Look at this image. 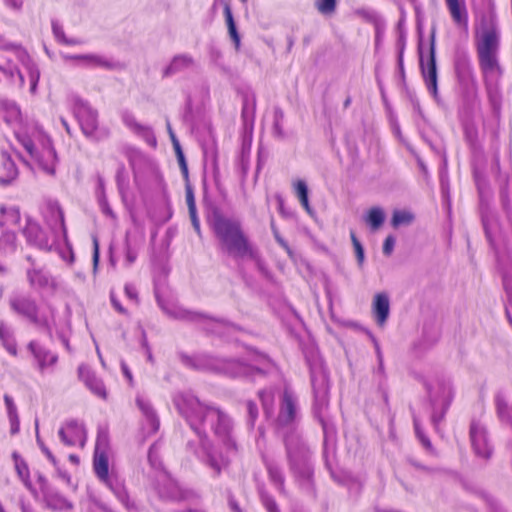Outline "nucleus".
<instances>
[{
    "label": "nucleus",
    "instance_id": "f257e3e1",
    "mask_svg": "<svg viewBox=\"0 0 512 512\" xmlns=\"http://www.w3.org/2000/svg\"><path fill=\"white\" fill-rule=\"evenodd\" d=\"M500 46L499 32L492 21L482 20L475 34V47L484 83L498 80L502 76V68L498 59Z\"/></svg>",
    "mask_w": 512,
    "mask_h": 512
},
{
    "label": "nucleus",
    "instance_id": "f03ea898",
    "mask_svg": "<svg viewBox=\"0 0 512 512\" xmlns=\"http://www.w3.org/2000/svg\"><path fill=\"white\" fill-rule=\"evenodd\" d=\"M211 228L222 249L234 258H254L255 251L245 234L240 221L228 218L215 211L211 220Z\"/></svg>",
    "mask_w": 512,
    "mask_h": 512
},
{
    "label": "nucleus",
    "instance_id": "7ed1b4c3",
    "mask_svg": "<svg viewBox=\"0 0 512 512\" xmlns=\"http://www.w3.org/2000/svg\"><path fill=\"white\" fill-rule=\"evenodd\" d=\"M111 455L109 434L106 430L100 429L96 436L92 467L97 479L108 488H112V477L115 475L114 468H110L109 464Z\"/></svg>",
    "mask_w": 512,
    "mask_h": 512
},
{
    "label": "nucleus",
    "instance_id": "20e7f679",
    "mask_svg": "<svg viewBox=\"0 0 512 512\" xmlns=\"http://www.w3.org/2000/svg\"><path fill=\"white\" fill-rule=\"evenodd\" d=\"M15 137L28 154L37 161L43 172L51 176L55 175L58 158L56 150L51 143L45 145L41 152L38 153L31 138L21 133L20 129L15 130Z\"/></svg>",
    "mask_w": 512,
    "mask_h": 512
},
{
    "label": "nucleus",
    "instance_id": "39448f33",
    "mask_svg": "<svg viewBox=\"0 0 512 512\" xmlns=\"http://www.w3.org/2000/svg\"><path fill=\"white\" fill-rule=\"evenodd\" d=\"M38 497L46 506L55 511H66L73 508L72 503L66 498L58 486L41 473L37 474L36 485Z\"/></svg>",
    "mask_w": 512,
    "mask_h": 512
},
{
    "label": "nucleus",
    "instance_id": "423d86ee",
    "mask_svg": "<svg viewBox=\"0 0 512 512\" xmlns=\"http://www.w3.org/2000/svg\"><path fill=\"white\" fill-rule=\"evenodd\" d=\"M10 309L20 317L30 321L39 328L50 330L51 320L39 314L36 301L27 295L14 296L9 300Z\"/></svg>",
    "mask_w": 512,
    "mask_h": 512
},
{
    "label": "nucleus",
    "instance_id": "0eeeda50",
    "mask_svg": "<svg viewBox=\"0 0 512 512\" xmlns=\"http://www.w3.org/2000/svg\"><path fill=\"white\" fill-rule=\"evenodd\" d=\"M58 435L66 446L84 447L87 441V433L84 425L76 419H69L63 423Z\"/></svg>",
    "mask_w": 512,
    "mask_h": 512
},
{
    "label": "nucleus",
    "instance_id": "6e6552de",
    "mask_svg": "<svg viewBox=\"0 0 512 512\" xmlns=\"http://www.w3.org/2000/svg\"><path fill=\"white\" fill-rule=\"evenodd\" d=\"M469 434L475 453L484 459L490 458L492 447L488 442L486 429L480 421L472 420Z\"/></svg>",
    "mask_w": 512,
    "mask_h": 512
},
{
    "label": "nucleus",
    "instance_id": "1a4fd4ad",
    "mask_svg": "<svg viewBox=\"0 0 512 512\" xmlns=\"http://www.w3.org/2000/svg\"><path fill=\"white\" fill-rule=\"evenodd\" d=\"M420 66L423 79L427 89L434 95H437V68L435 59V46L431 43L427 62H424L423 56L420 57Z\"/></svg>",
    "mask_w": 512,
    "mask_h": 512
},
{
    "label": "nucleus",
    "instance_id": "9d476101",
    "mask_svg": "<svg viewBox=\"0 0 512 512\" xmlns=\"http://www.w3.org/2000/svg\"><path fill=\"white\" fill-rule=\"evenodd\" d=\"M123 123L131 132L142 138L148 145L156 147L157 139L150 126L140 123L132 115H125L123 117Z\"/></svg>",
    "mask_w": 512,
    "mask_h": 512
},
{
    "label": "nucleus",
    "instance_id": "9b49d317",
    "mask_svg": "<svg viewBox=\"0 0 512 512\" xmlns=\"http://www.w3.org/2000/svg\"><path fill=\"white\" fill-rule=\"evenodd\" d=\"M445 4L453 23L466 30L468 28V11L465 0H445Z\"/></svg>",
    "mask_w": 512,
    "mask_h": 512
},
{
    "label": "nucleus",
    "instance_id": "f8f14e48",
    "mask_svg": "<svg viewBox=\"0 0 512 512\" xmlns=\"http://www.w3.org/2000/svg\"><path fill=\"white\" fill-rule=\"evenodd\" d=\"M18 167L11 155L7 152L0 153V184L8 185L17 179Z\"/></svg>",
    "mask_w": 512,
    "mask_h": 512
},
{
    "label": "nucleus",
    "instance_id": "ddd939ff",
    "mask_svg": "<svg viewBox=\"0 0 512 512\" xmlns=\"http://www.w3.org/2000/svg\"><path fill=\"white\" fill-rule=\"evenodd\" d=\"M14 460L15 470L17 475L23 482L24 486L28 489V491L35 497L38 498V490L37 487L30 480V471L26 461L17 453H13L12 455Z\"/></svg>",
    "mask_w": 512,
    "mask_h": 512
},
{
    "label": "nucleus",
    "instance_id": "4468645a",
    "mask_svg": "<svg viewBox=\"0 0 512 512\" xmlns=\"http://www.w3.org/2000/svg\"><path fill=\"white\" fill-rule=\"evenodd\" d=\"M27 348L37 360L40 371H43L47 366L55 365L58 361V356L56 354L38 347L34 341H30Z\"/></svg>",
    "mask_w": 512,
    "mask_h": 512
},
{
    "label": "nucleus",
    "instance_id": "2eb2a0df",
    "mask_svg": "<svg viewBox=\"0 0 512 512\" xmlns=\"http://www.w3.org/2000/svg\"><path fill=\"white\" fill-rule=\"evenodd\" d=\"M372 311L377 324L383 326L387 321L390 311L389 298L386 294L378 293L375 295Z\"/></svg>",
    "mask_w": 512,
    "mask_h": 512
},
{
    "label": "nucleus",
    "instance_id": "dca6fc26",
    "mask_svg": "<svg viewBox=\"0 0 512 512\" xmlns=\"http://www.w3.org/2000/svg\"><path fill=\"white\" fill-rule=\"evenodd\" d=\"M296 416L295 400L289 392L285 391L282 397V403L278 415V421L282 425L290 424Z\"/></svg>",
    "mask_w": 512,
    "mask_h": 512
},
{
    "label": "nucleus",
    "instance_id": "f3484780",
    "mask_svg": "<svg viewBox=\"0 0 512 512\" xmlns=\"http://www.w3.org/2000/svg\"><path fill=\"white\" fill-rule=\"evenodd\" d=\"M5 122L14 128L20 129L23 118L20 108L15 103L3 102L1 105Z\"/></svg>",
    "mask_w": 512,
    "mask_h": 512
},
{
    "label": "nucleus",
    "instance_id": "a211bd4d",
    "mask_svg": "<svg viewBox=\"0 0 512 512\" xmlns=\"http://www.w3.org/2000/svg\"><path fill=\"white\" fill-rule=\"evenodd\" d=\"M0 343L3 348L13 357L18 355L17 341L12 330L0 321Z\"/></svg>",
    "mask_w": 512,
    "mask_h": 512
},
{
    "label": "nucleus",
    "instance_id": "6ab92c4d",
    "mask_svg": "<svg viewBox=\"0 0 512 512\" xmlns=\"http://www.w3.org/2000/svg\"><path fill=\"white\" fill-rule=\"evenodd\" d=\"M82 132L86 136H93L98 129V116L93 111H84L79 118Z\"/></svg>",
    "mask_w": 512,
    "mask_h": 512
},
{
    "label": "nucleus",
    "instance_id": "aec40b11",
    "mask_svg": "<svg viewBox=\"0 0 512 512\" xmlns=\"http://www.w3.org/2000/svg\"><path fill=\"white\" fill-rule=\"evenodd\" d=\"M63 58L66 61H81L88 65L96 66V67H105L110 68L111 64L105 58L94 55V54H85V55H64Z\"/></svg>",
    "mask_w": 512,
    "mask_h": 512
},
{
    "label": "nucleus",
    "instance_id": "412c9836",
    "mask_svg": "<svg viewBox=\"0 0 512 512\" xmlns=\"http://www.w3.org/2000/svg\"><path fill=\"white\" fill-rule=\"evenodd\" d=\"M136 403L141 412L143 413V415L145 416L146 420L148 421L151 430L153 432L158 431L160 426L159 419L151 404L142 398H137Z\"/></svg>",
    "mask_w": 512,
    "mask_h": 512
},
{
    "label": "nucleus",
    "instance_id": "4be33fe9",
    "mask_svg": "<svg viewBox=\"0 0 512 512\" xmlns=\"http://www.w3.org/2000/svg\"><path fill=\"white\" fill-rule=\"evenodd\" d=\"M294 191L296 196L298 197L302 207L308 212L311 213V207L308 200V188L303 180H297L294 183Z\"/></svg>",
    "mask_w": 512,
    "mask_h": 512
},
{
    "label": "nucleus",
    "instance_id": "5701e85b",
    "mask_svg": "<svg viewBox=\"0 0 512 512\" xmlns=\"http://www.w3.org/2000/svg\"><path fill=\"white\" fill-rule=\"evenodd\" d=\"M224 16H225L226 24L228 27L229 35H230L231 39L233 40L236 49L238 50L240 47V36L237 32L236 25H235V22L233 19V15H232V12H231V9L229 6H225Z\"/></svg>",
    "mask_w": 512,
    "mask_h": 512
},
{
    "label": "nucleus",
    "instance_id": "b1692460",
    "mask_svg": "<svg viewBox=\"0 0 512 512\" xmlns=\"http://www.w3.org/2000/svg\"><path fill=\"white\" fill-rule=\"evenodd\" d=\"M27 278L32 286L45 287L49 283L47 275L40 269H30L27 272Z\"/></svg>",
    "mask_w": 512,
    "mask_h": 512
},
{
    "label": "nucleus",
    "instance_id": "393cba45",
    "mask_svg": "<svg viewBox=\"0 0 512 512\" xmlns=\"http://www.w3.org/2000/svg\"><path fill=\"white\" fill-rule=\"evenodd\" d=\"M267 470L271 482L278 488L281 493H284L285 478L282 471L277 466L271 464L267 466Z\"/></svg>",
    "mask_w": 512,
    "mask_h": 512
},
{
    "label": "nucleus",
    "instance_id": "a878e982",
    "mask_svg": "<svg viewBox=\"0 0 512 512\" xmlns=\"http://www.w3.org/2000/svg\"><path fill=\"white\" fill-rule=\"evenodd\" d=\"M384 219L385 216L383 211L378 207H374L369 210L366 222L371 226L373 230H377L383 224Z\"/></svg>",
    "mask_w": 512,
    "mask_h": 512
},
{
    "label": "nucleus",
    "instance_id": "bb28decb",
    "mask_svg": "<svg viewBox=\"0 0 512 512\" xmlns=\"http://www.w3.org/2000/svg\"><path fill=\"white\" fill-rule=\"evenodd\" d=\"M193 58L188 55H179L174 57L171 65L165 71V75H168L171 72H175L185 67H189L193 64Z\"/></svg>",
    "mask_w": 512,
    "mask_h": 512
},
{
    "label": "nucleus",
    "instance_id": "cd10ccee",
    "mask_svg": "<svg viewBox=\"0 0 512 512\" xmlns=\"http://www.w3.org/2000/svg\"><path fill=\"white\" fill-rule=\"evenodd\" d=\"M15 74H17V76H18L19 86L21 88L24 87V85H25L24 76L22 75V73L19 70L7 69V68L1 67V66H0V83L2 82V80H6L9 83H13Z\"/></svg>",
    "mask_w": 512,
    "mask_h": 512
},
{
    "label": "nucleus",
    "instance_id": "c85d7f7f",
    "mask_svg": "<svg viewBox=\"0 0 512 512\" xmlns=\"http://www.w3.org/2000/svg\"><path fill=\"white\" fill-rule=\"evenodd\" d=\"M196 406H197L196 407L197 413L195 415V420H197L201 424L205 421L206 413L209 410L215 411L217 413L219 419H222L225 417L224 412L220 408L208 407V406L202 405L198 401L196 402Z\"/></svg>",
    "mask_w": 512,
    "mask_h": 512
},
{
    "label": "nucleus",
    "instance_id": "c756f323",
    "mask_svg": "<svg viewBox=\"0 0 512 512\" xmlns=\"http://www.w3.org/2000/svg\"><path fill=\"white\" fill-rule=\"evenodd\" d=\"M337 1L336 0H316L315 6L323 15H331L336 10Z\"/></svg>",
    "mask_w": 512,
    "mask_h": 512
},
{
    "label": "nucleus",
    "instance_id": "7c9ffc66",
    "mask_svg": "<svg viewBox=\"0 0 512 512\" xmlns=\"http://www.w3.org/2000/svg\"><path fill=\"white\" fill-rule=\"evenodd\" d=\"M4 403L7 409L9 420L12 424L18 423V414H17V407L12 399L11 396L5 394L4 395Z\"/></svg>",
    "mask_w": 512,
    "mask_h": 512
},
{
    "label": "nucleus",
    "instance_id": "2f4dec72",
    "mask_svg": "<svg viewBox=\"0 0 512 512\" xmlns=\"http://www.w3.org/2000/svg\"><path fill=\"white\" fill-rule=\"evenodd\" d=\"M414 428H415L416 436H417L418 440L421 442V444L423 445V447L430 453L434 454L435 450L433 448V445H432L430 439L421 430L419 424L416 421H414Z\"/></svg>",
    "mask_w": 512,
    "mask_h": 512
},
{
    "label": "nucleus",
    "instance_id": "473e14b6",
    "mask_svg": "<svg viewBox=\"0 0 512 512\" xmlns=\"http://www.w3.org/2000/svg\"><path fill=\"white\" fill-rule=\"evenodd\" d=\"M87 386L98 397L102 399L107 398V391L102 382L97 379H91L90 381H87Z\"/></svg>",
    "mask_w": 512,
    "mask_h": 512
},
{
    "label": "nucleus",
    "instance_id": "72a5a7b5",
    "mask_svg": "<svg viewBox=\"0 0 512 512\" xmlns=\"http://www.w3.org/2000/svg\"><path fill=\"white\" fill-rule=\"evenodd\" d=\"M413 220V216L405 211H395L392 216V225L398 227L401 224H409Z\"/></svg>",
    "mask_w": 512,
    "mask_h": 512
},
{
    "label": "nucleus",
    "instance_id": "f704fd0d",
    "mask_svg": "<svg viewBox=\"0 0 512 512\" xmlns=\"http://www.w3.org/2000/svg\"><path fill=\"white\" fill-rule=\"evenodd\" d=\"M28 74L30 80V91L31 93H35L40 79V72L35 66L31 65L28 66Z\"/></svg>",
    "mask_w": 512,
    "mask_h": 512
},
{
    "label": "nucleus",
    "instance_id": "c9c22d12",
    "mask_svg": "<svg viewBox=\"0 0 512 512\" xmlns=\"http://www.w3.org/2000/svg\"><path fill=\"white\" fill-rule=\"evenodd\" d=\"M350 238H351L357 259L359 262H362L364 259V249H363L361 243L359 242V240L357 239L354 231L350 232Z\"/></svg>",
    "mask_w": 512,
    "mask_h": 512
},
{
    "label": "nucleus",
    "instance_id": "e433bc0d",
    "mask_svg": "<svg viewBox=\"0 0 512 512\" xmlns=\"http://www.w3.org/2000/svg\"><path fill=\"white\" fill-rule=\"evenodd\" d=\"M138 257V250L133 247L128 240H126V253L125 258L129 265L133 264Z\"/></svg>",
    "mask_w": 512,
    "mask_h": 512
},
{
    "label": "nucleus",
    "instance_id": "4c0bfd02",
    "mask_svg": "<svg viewBox=\"0 0 512 512\" xmlns=\"http://www.w3.org/2000/svg\"><path fill=\"white\" fill-rule=\"evenodd\" d=\"M25 233L26 235L31 238L32 235H35V239H34V242L40 244L41 243V240L38 241V235L41 234V229L40 227L37 225V224H34V223H30L27 225L26 229H25Z\"/></svg>",
    "mask_w": 512,
    "mask_h": 512
},
{
    "label": "nucleus",
    "instance_id": "58836bf2",
    "mask_svg": "<svg viewBox=\"0 0 512 512\" xmlns=\"http://www.w3.org/2000/svg\"><path fill=\"white\" fill-rule=\"evenodd\" d=\"M456 70L458 73L470 75L472 74V65L468 59H463L457 63Z\"/></svg>",
    "mask_w": 512,
    "mask_h": 512
},
{
    "label": "nucleus",
    "instance_id": "ea45409f",
    "mask_svg": "<svg viewBox=\"0 0 512 512\" xmlns=\"http://www.w3.org/2000/svg\"><path fill=\"white\" fill-rule=\"evenodd\" d=\"M246 408H247L250 420H251L252 424H254V422L256 421V419L258 417L257 405L254 401L248 400L246 402Z\"/></svg>",
    "mask_w": 512,
    "mask_h": 512
},
{
    "label": "nucleus",
    "instance_id": "a19ab883",
    "mask_svg": "<svg viewBox=\"0 0 512 512\" xmlns=\"http://www.w3.org/2000/svg\"><path fill=\"white\" fill-rule=\"evenodd\" d=\"M176 158L184 178H188V166L183 151L176 154Z\"/></svg>",
    "mask_w": 512,
    "mask_h": 512
},
{
    "label": "nucleus",
    "instance_id": "79ce46f5",
    "mask_svg": "<svg viewBox=\"0 0 512 512\" xmlns=\"http://www.w3.org/2000/svg\"><path fill=\"white\" fill-rule=\"evenodd\" d=\"M176 158L184 178H188V166L183 151L176 154Z\"/></svg>",
    "mask_w": 512,
    "mask_h": 512
},
{
    "label": "nucleus",
    "instance_id": "37998d69",
    "mask_svg": "<svg viewBox=\"0 0 512 512\" xmlns=\"http://www.w3.org/2000/svg\"><path fill=\"white\" fill-rule=\"evenodd\" d=\"M176 158L184 178H188V166L183 151L176 154Z\"/></svg>",
    "mask_w": 512,
    "mask_h": 512
},
{
    "label": "nucleus",
    "instance_id": "c03bdc74",
    "mask_svg": "<svg viewBox=\"0 0 512 512\" xmlns=\"http://www.w3.org/2000/svg\"><path fill=\"white\" fill-rule=\"evenodd\" d=\"M176 158L184 178H188V166L183 151L176 154Z\"/></svg>",
    "mask_w": 512,
    "mask_h": 512
},
{
    "label": "nucleus",
    "instance_id": "a18cd8bd",
    "mask_svg": "<svg viewBox=\"0 0 512 512\" xmlns=\"http://www.w3.org/2000/svg\"><path fill=\"white\" fill-rule=\"evenodd\" d=\"M395 239L393 236L389 235L386 237L383 243V253L385 255H390L394 249Z\"/></svg>",
    "mask_w": 512,
    "mask_h": 512
},
{
    "label": "nucleus",
    "instance_id": "49530a36",
    "mask_svg": "<svg viewBox=\"0 0 512 512\" xmlns=\"http://www.w3.org/2000/svg\"><path fill=\"white\" fill-rule=\"evenodd\" d=\"M0 212L3 214V215H7L11 218V220L13 222H15L16 224L19 223L20 221V215H19V212L14 210V209H9L7 210L5 207H1L0 208Z\"/></svg>",
    "mask_w": 512,
    "mask_h": 512
},
{
    "label": "nucleus",
    "instance_id": "de8ad7c7",
    "mask_svg": "<svg viewBox=\"0 0 512 512\" xmlns=\"http://www.w3.org/2000/svg\"><path fill=\"white\" fill-rule=\"evenodd\" d=\"M42 453L46 456V458L52 463L54 467L58 466V461L56 457L53 455V453L50 451L48 447L45 445L40 446Z\"/></svg>",
    "mask_w": 512,
    "mask_h": 512
},
{
    "label": "nucleus",
    "instance_id": "09e8293b",
    "mask_svg": "<svg viewBox=\"0 0 512 512\" xmlns=\"http://www.w3.org/2000/svg\"><path fill=\"white\" fill-rule=\"evenodd\" d=\"M110 299H111L112 306L114 307V309L117 312H119L120 314H123V315H127V310L122 306L120 301L113 294H111Z\"/></svg>",
    "mask_w": 512,
    "mask_h": 512
},
{
    "label": "nucleus",
    "instance_id": "8fccbe9b",
    "mask_svg": "<svg viewBox=\"0 0 512 512\" xmlns=\"http://www.w3.org/2000/svg\"><path fill=\"white\" fill-rule=\"evenodd\" d=\"M186 203H187L189 212H193V210L196 209L194 195L190 189H188L186 192Z\"/></svg>",
    "mask_w": 512,
    "mask_h": 512
},
{
    "label": "nucleus",
    "instance_id": "3c124183",
    "mask_svg": "<svg viewBox=\"0 0 512 512\" xmlns=\"http://www.w3.org/2000/svg\"><path fill=\"white\" fill-rule=\"evenodd\" d=\"M265 507L268 512H280L276 501L272 498H268L265 500Z\"/></svg>",
    "mask_w": 512,
    "mask_h": 512
},
{
    "label": "nucleus",
    "instance_id": "603ef678",
    "mask_svg": "<svg viewBox=\"0 0 512 512\" xmlns=\"http://www.w3.org/2000/svg\"><path fill=\"white\" fill-rule=\"evenodd\" d=\"M125 294L126 296L131 299V300H137L138 299V295H137V292L135 290L134 287H132L131 285H125Z\"/></svg>",
    "mask_w": 512,
    "mask_h": 512
},
{
    "label": "nucleus",
    "instance_id": "864d4df0",
    "mask_svg": "<svg viewBox=\"0 0 512 512\" xmlns=\"http://www.w3.org/2000/svg\"><path fill=\"white\" fill-rule=\"evenodd\" d=\"M508 406L505 403L498 402L497 404V412L501 418H506L508 416Z\"/></svg>",
    "mask_w": 512,
    "mask_h": 512
},
{
    "label": "nucleus",
    "instance_id": "5fc2aeb1",
    "mask_svg": "<svg viewBox=\"0 0 512 512\" xmlns=\"http://www.w3.org/2000/svg\"><path fill=\"white\" fill-rule=\"evenodd\" d=\"M93 262L95 266H97L99 262V244L97 239H94Z\"/></svg>",
    "mask_w": 512,
    "mask_h": 512
},
{
    "label": "nucleus",
    "instance_id": "6e6d98bb",
    "mask_svg": "<svg viewBox=\"0 0 512 512\" xmlns=\"http://www.w3.org/2000/svg\"><path fill=\"white\" fill-rule=\"evenodd\" d=\"M189 215H190V218H191V221H192V224H193L194 228L196 230H199L200 223H199V220H198V217H197L196 209H194L193 212H189Z\"/></svg>",
    "mask_w": 512,
    "mask_h": 512
},
{
    "label": "nucleus",
    "instance_id": "4d7b16f0",
    "mask_svg": "<svg viewBox=\"0 0 512 512\" xmlns=\"http://www.w3.org/2000/svg\"><path fill=\"white\" fill-rule=\"evenodd\" d=\"M171 139H172V144H173L175 154L182 152L181 145L174 134H171Z\"/></svg>",
    "mask_w": 512,
    "mask_h": 512
},
{
    "label": "nucleus",
    "instance_id": "13d9d810",
    "mask_svg": "<svg viewBox=\"0 0 512 512\" xmlns=\"http://www.w3.org/2000/svg\"><path fill=\"white\" fill-rule=\"evenodd\" d=\"M9 5L15 9H20L22 7V0H7Z\"/></svg>",
    "mask_w": 512,
    "mask_h": 512
},
{
    "label": "nucleus",
    "instance_id": "bf43d9fd",
    "mask_svg": "<svg viewBox=\"0 0 512 512\" xmlns=\"http://www.w3.org/2000/svg\"><path fill=\"white\" fill-rule=\"evenodd\" d=\"M20 508H21V512H34L33 509L29 505L25 504L24 502H21Z\"/></svg>",
    "mask_w": 512,
    "mask_h": 512
},
{
    "label": "nucleus",
    "instance_id": "052dcab7",
    "mask_svg": "<svg viewBox=\"0 0 512 512\" xmlns=\"http://www.w3.org/2000/svg\"><path fill=\"white\" fill-rule=\"evenodd\" d=\"M182 512H206V511L203 510V509H199V508H188V509H185Z\"/></svg>",
    "mask_w": 512,
    "mask_h": 512
},
{
    "label": "nucleus",
    "instance_id": "680f3d73",
    "mask_svg": "<svg viewBox=\"0 0 512 512\" xmlns=\"http://www.w3.org/2000/svg\"><path fill=\"white\" fill-rule=\"evenodd\" d=\"M350 104H351V97H347L344 102V107L348 108Z\"/></svg>",
    "mask_w": 512,
    "mask_h": 512
},
{
    "label": "nucleus",
    "instance_id": "e2e57ef3",
    "mask_svg": "<svg viewBox=\"0 0 512 512\" xmlns=\"http://www.w3.org/2000/svg\"><path fill=\"white\" fill-rule=\"evenodd\" d=\"M69 459H70V461H72V462H75V463H77V462H78V457H77L76 455H70V456H69Z\"/></svg>",
    "mask_w": 512,
    "mask_h": 512
},
{
    "label": "nucleus",
    "instance_id": "0e129e2a",
    "mask_svg": "<svg viewBox=\"0 0 512 512\" xmlns=\"http://www.w3.org/2000/svg\"><path fill=\"white\" fill-rule=\"evenodd\" d=\"M6 272V268L0 264V274H4Z\"/></svg>",
    "mask_w": 512,
    "mask_h": 512
},
{
    "label": "nucleus",
    "instance_id": "69168bd1",
    "mask_svg": "<svg viewBox=\"0 0 512 512\" xmlns=\"http://www.w3.org/2000/svg\"><path fill=\"white\" fill-rule=\"evenodd\" d=\"M0 512H6L4 506L2 505V503L0 502Z\"/></svg>",
    "mask_w": 512,
    "mask_h": 512
},
{
    "label": "nucleus",
    "instance_id": "338daca9",
    "mask_svg": "<svg viewBox=\"0 0 512 512\" xmlns=\"http://www.w3.org/2000/svg\"><path fill=\"white\" fill-rule=\"evenodd\" d=\"M144 240H145V237H144V235H142V236L140 237V241H139V242H140V243H143V242H144Z\"/></svg>",
    "mask_w": 512,
    "mask_h": 512
},
{
    "label": "nucleus",
    "instance_id": "774afa93",
    "mask_svg": "<svg viewBox=\"0 0 512 512\" xmlns=\"http://www.w3.org/2000/svg\"><path fill=\"white\" fill-rule=\"evenodd\" d=\"M277 240H278V242H279L280 244L285 245V244H284V242H283V240H281L280 238H278V237H277Z\"/></svg>",
    "mask_w": 512,
    "mask_h": 512
}]
</instances>
